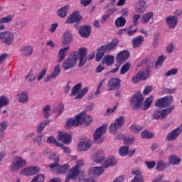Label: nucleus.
<instances>
[{
  "mask_svg": "<svg viewBox=\"0 0 182 182\" xmlns=\"http://www.w3.org/2000/svg\"><path fill=\"white\" fill-rule=\"evenodd\" d=\"M119 44V38H114L109 43L101 46L97 50L95 60L97 62H100L102 58L105 56L106 52H112L114 49H116L117 45Z\"/></svg>",
  "mask_w": 182,
  "mask_h": 182,
  "instance_id": "f257e3e1",
  "label": "nucleus"
},
{
  "mask_svg": "<svg viewBox=\"0 0 182 182\" xmlns=\"http://www.w3.org/2000/svg\"><path fill=\"white\" fill-rule=\"evenodd\" d=\"M77 59H79V53L77 51H73L68 57L63 61L62 68L64 70H69L75 68L76 63H77Z\"/></svg>",
  "mask_w": 182,
  "mask_h": 182,
  "instance_id": "f03ea898",
  "label": "nucleus"
},
{
  "mask_svg": "<svg viewBox=\"0 0 182 182\" xmlns=\"http://www.w3.org/2000/svg\"><path fill=\"white\" fill-rule=\"evenodd\" d=\"M85 166V161L78 160L76 162L75 166H73L70 170L68 174L66 175V178L65 182H69V180L72 178L73 180H75L76 177L79 176L80 173V168Z\"/></svg>",
  "mask_w": 182,
  "mask_h": 182,
  "instance_id": "7ed1b4c3",
  "label": "nucleus"
},
{
  "mask_svg": "<svg viewBox=\"0 0 182 182\" xmlns=\"http://www.w3.org/2000/svg\"><path fill=\"white\" fill-rule=\"evenodd\" d=\"M144 102V97H143V94L140 92H136L129 100L131 107L136 109H141Z\"/></svg>",
  "mask_w": 182,
  "mask_h": 182,
  "instance_id": "20e7f679",
  "label": "nucleus"
},
{
  "mask_svg": "<svg viewBox=\"0 0 182 182\" xmlns=\"http://www.w3.org/2000/svg\"><path fill=\"white\" fill-rule=\"evenodd\" d=\"M174 109V105H171L167 109H158L154 111L153 114V119L154 120H161L165 119L166 117L168 116V114H171L173 110Z\"/></svg>",
  "mask_w": 182,
  "mask_h": 182,
  "instance_id": "39448f33",
  "label": "nucleus"
},
{
  "mask_svg": "<svg viewBox=\"0 0 182 182\" xmlns=\"http://www.w3.org/2000/svg\"><path fill=\"white\" fill-rule=\"evenodd\" d=\"M15 41V36L11 31H6L0 32V41L8 46L12 45Z\"/></svg>",
  "mask_w": 182,
  "mask_h": 182,
  "instance_id": "423d86ee",
  "label": "nucleus"
},
{
  "mask_svg": "<svg viewBox=\"0 0 182 182\" xmlns=\"http://www.w3.org/2000/svg\"><path fill=\"white\" fill-rule=\"evenodd\" d=\"M107 129V124H103L101 127L97 128L94 132V143L96 144H99L100 143L103 142V139H102V136L106 133V130Z\"/></svg>",
  "mask_w": 182,
  "mask_h": 182,
  "instance_id": "0eeeda50",
  "label": "nucleus"
},
{
  "mask_svg": "<svg viewBox=\"0 0 182 182\" xmlns=\"http://www.w3.org/2000/svg\"><path fill=\"white\" fill-rule=\"evenodd\" d=\"M25 166H26V160L21 156H16L14 159V161L11 164V171H16V170H19V168H22Z\"/></svg>",
  "mask_w": 182,
  "mask_h": 182,
  "instance_id": "6e6552de",
  "label": "nucleus"
},
{
  "mask_svg": "<svg viewBox=\"0 0 182 182\" xmlns=\"http://www.w3.org/2000/svg\"><path fill=\"white\" fill-rule=\"evenodd\" d=\"M171 103H173V100H171V97L165 96L157 100L155 103V106L156 107H162L163 109H164V107H168V106H170Z\"/></svg>",
  "mask_w": 182,
  "mask_h": 182,
  "instance_id": "1a4fd4ad",
  "label": "nucleus"
},
{
  "mask_svg": "<svg viewBox=\"0 0 182 182\" xmlns=\"http://www.w3.org/2000/svg\"><path fill=\"white\" fill-rule=\"evenodd\" d=\"M122 84V80L119 77H113L108 80L107 87L108 90L110 92L112 90H117L120 89Z\"/></svg>",
  "mask_w": 182,
  "mask_h": 182,
  "instance_id": "9d476101",
  "label": "nucleus"
},
{
  "mask_svg": "<svg viewBox=\"0 0 182 182\" xmlns=\"http://www.w3.org/2000/svg\"><path fill=\"white\" fill-rule=\"evenodd\" d=\"M57 138L64 144H69L72 141V135L68 134V132H58Z\"/></svg>",
  "mask_w": 182,
  "mask_h": 182,
  "instance_id": "9b49d317",
  "label": "nucleus"
},
{
  "mask_svg": "<svg viewBox=\"0 0 182 182\" xmlns=\"http://www.w3.org/2000/svg\"><path fill=\"white\" fill-rule=\"evenodd\" d=\"M78 53V58L80 56V62H79V68H82L85 66L86 64V62L87 61V58H86V55L87 53V50L83 48H80L79 49Z\"/></svg>",
  "mask_w": 182,
  "mask_h": 182,
  "instance_id": "f8f14e48",
  "label": "nucleus"
},
{
  "mask_svg": "<svg viewBox=\"0 0 182 182\" xmlns=\"http://www.w3.org/2000/svg\"><path fill=\"white\" fill-rule=\"evenodd\" d=\"M39 171H41V168L38 166H30L23 169L21 173L23 176H35Z\"/></svg>",
  "mask_w": 182,
  "mask_h": 182,
  "instance_id": "ddd939ff",
  "label": "nucleus"
},
{
  "mask_svg": "<svg viewBox=\"0 0 182 182\" xmlns=\"http://www.w3.org/2000/svg\"><path fill=\"white\" fill-rule=\"evenodd\" d=\"M80 21H82V16H80L79 11H75L67 18L65 23H79Z\"/></svg>",
  "mask_w": 182,
  "mask_h": 182,
  "instance_id": "4468645a",
  "label": "nucleus"
},
{
  "mask_svg": "<svg viewBox=\"0 0 182 182\" xmlns=\"http://www.w3.org/2000/svg\"><path fill=\"white\" fill-rule=\"evenodd\" d=\"M129 58H130V53L127 50H124L117 55L116 60L117 63H124Z\"/></svg>",
  "mask_w": 182,
  "mask_h": 182,
  "instance_id": "2eb2a0df",
  "label": "nucleus"
},
{
  "mask_svg": "<svg viewBox=\"0 0 182 182\" xmlns=\"http://www.w3.org/2000/svg\"><path fill=\"white\" fill-rule=\"evenodd\" d=\"M82 117L80 115H76L75 119L70 118L67 120L65 126L68 129V127H72L73 126H75V127L80 125Z\"/></svg>",
  "mask_w": 182,
  "mask_h": 182,
  "instance_id": "dca6fc26",
  "label": "nucleus"
},
{
  "mask_svg": "<svg viewBox=\"0 0 182 182\" xmlns=\"http://www.w3.org/2000/svg\"><path fill=\"white\" fill-rule=\"evenodd\" d=\"M166 22L170 29H174L178 23V18L173 16H169L166 18Z\"/></svg>",
  "mask_w": 182,
  "mask_h": 182,
  "instance_id": "f3484780",
  "label": "nucleus"
},
{
  "mask_svg": "<svg viewBox=\"0 0 182 182\" xmlns=\"http://www.w3.org/2000/svg\"><path fill=\"white\" fill-rule=\"evenodd\" d=\"M92 32V28L90 26L85 25L79 29V33L81 38H89L90 33Z\"/></svg>",
  "mask_w": 182,
  "mask_h": 182,
  "instance_id": "a211bd4d",
  "label": "nucleus"
},
{
  "mask_svg": "<svg viewBox=\"0 0 182 182\" xmlns=\"http://www.w3.org/2000/svg\"><path fill=\"white\" fill-rule=\"evenodd\" d=\"M69 46L60 48L58 54L57 55V62H63V60L68 56V53L69 52Z\"/></svg>",
  "mask_w": 182,
  "mask_h": 182,
  "instance_id": "6ab92c4d",
  "label": "nucleus"
},
{
  "mask_svg": "<svg viewBox=\"0 0 182 182\" xmlns=\"http://www.w3.org/2000/svg\"><path fill=\"white\" fill-rule=\"evenodd\" d=\"M132 174L135 176L131 182H144V178L141 175V172L139 169H132Z\"/></svg>",
  "mask_w": 182,
  "mask_h": 182,
  "instance_id": "aec40b11",
  "label": "nucleus"
},
{
  "mask_svg": "<svg viewBox=\"0 0 182 182\" xmlns=\"http://www.w3.org/2000/svg\"><path fill=\"white\" fill-rule=\"evenodd\" d=\"M103 167L94 166L89 170V176H92V177H99V176L103 173Z\"/></svg>",
  "mask_w": 182,
  "mask_h": 182,
  "instance_id": "412c9836",
  "label": "nucleus"
},
{
  "mask_svg": "<svg viewBox=\"0 0 182 182\" xmlns=\"http://www.w3.org/2000/svg\"><path fill=\"white\" fill-rule=\"evenodd\" d=\"M20 52L22 56L28 58L33 53V47L32 46H24L20 49Z\"/></svg>",
  "mask_w": 182,
  "mask_h": 182,
  "instance_id": "4be33fe9",
  "label": "nucleus"
},
{
  "mask_svg": "<svg viewBox=\"0 0 182 182\" xmlns=\"http://www.w3.org/2000/svg\"><path fill=\"white\" fill-rule=\"evenodd\" d=\"M92 141L90 140L80 141L77 146L78 151H86L87 149H90Z\"/></svg>",
  "mask_w": 182,
  "mask_h": 182,
  "instance_id": "5701e85b",
  "label": "nucleus"
},
{
  "mask_svg": "<svg viewBox=\"0 0 182 182\" xmlns=\"http://www.w3.org/2000/svg\"><path fill=\"white\" fill-rule=\"evenodd\" d=\"M70 8V7L69 5H66V6H64L60 8L56 12L57 16H58L60 18H66Z\"/></svg>",
  "mask_w": 182,
  "mask_h": 182,
  "instance_id": "b1692460",
  "label": "nucleus"
},
{
  "mask_svg": "<svg viewBox=\"0 0 182 182\" xmlns=\"http://www.w3.org/2000/svg\"><path fill=\"white\" fill-rule=\"evenodd\" d=\"M81 117L80 124H86L89 126L92 123V117L90 115H86V112H82L78 114Z\"/></svg>",
  "mask_w": 182,
  "mask_h": 182,
  "instance_id": "393cba45",
  "label": "nucleus"
},
{
  "mask_svg": "<svg viewBox=\"0 0 182 182\" xmlns=\"http://www.w3.org/2000/svg\"><path fill=\"white\" fill-rule=\"evenodd\" d=\"M143 42H144V38L142 36H137L132 41L133 48H140L143 45Z\"/></svg>",
  "mask_w": 182,
  "mask_h": 182,
  "instance_id": "a878e982",
  "label": "nucleus"
},
{
  "mask_svg": "<svg viewBox=\"0 0 182 182\" xmlns=\"http://www.w3.org/2000/svg\"><path fill=\"white\" fill-rule=\"evenodd\" d=\"M135 12H136V14H143V12H146V1L139 0L136 2Z\"/></svg>",
  "mask_w": 182,
  "mask_h": 182,
  "instance_id": "bb28decb",
  "label": "nucleus"
},
{
  "mask_svg": "<svg viewBox=\"0 0 182 182\" xmlns=\"http://www.w3.org/2000/svg\"><path fill=\"white\" fill-rule=\"evenodd\" d=\"M73 41V37H72V33L70 32L67 31L63 35V39L62 40L63 46H66V45H69Z\"/></svg>",
  "mask_w": 182,
  "mask_h": 182,
  "instance_id": "cd10ccee",
  "label": "nucleus"
},
{
  "mask_svg": "<svg viewBox=\"0 0 182 182\" xmlns=\"http://www.w3.org/2000/svg\"><path fill=\"white\" fill-rule=\"evenodd\" d=\"M153 18H154V13L153 11L146 12L141 16V22L144 24L149 23Z\"/></svg>",
  "mask_w": 182,
  "mask_h": 182,
  "instance_id": "c85d7f7f",
  "label": "nucleus"
},
{
  "mask_svg": "<svg viewBox=\"0 0 182 182\" xmlns=\"http://www.w3.org/2000/svg\"><path fill=\"white\" fill-rule=\"evenodd\" d=\"M92 159L95 163H103L105 159L103 151H99L96 154L92 156Z\"/></svg>",
  "mask_w": 182,
  "mask_h": 182,
  "instance_id": "c756f323",
  "label": "nucleus"
},
{
  "mask_svg": "<svg viewBox=\"0 0 182 182\" xmlns=\"http://www.w3.org/2000/svg\"><path fill=\"white\" fill-rule=\"evenodd\" d=\"M17 99L18 103H28V100H29V96L26 92H23L21 93L17 94Z\"/></svg>",
  "mask_w": 182,
  "mask_h": 182,
  "instance_id": "7c9ffc66",
  "label": "nucleus"
},
{
  "mask_svg": "<svg viewBox=\"0 0 182 182\" xmlns=\"http://www.w3.org/2000/svg\"><path fill=\"white\" fill-rule=\"evenodd\" d=\"M60 75V65H58L55 67L54 70L51 73L50 75L46 78V82L48 80H50V79H55V77H58Z\"/></svg>",
  "mask_w": 182,
  "mask_h": 182,
  "instance_id": "2f4dec72",
  "label": "nucleus"
},
{
  "mask_svg": "<svg viewBox=\"0 0 182 182\" xmlns=\"http://www.w3.org/2000/svg\"><path fill=\"white\" fill-rule=\"evenodd\" d=\"M147 77H146L145 73H138L135 77H132V83H139L140 80H146Z\"/></svg>",
  "mask_w": 182,
  "mask_h": 182,
  "instance_id": "473e14b6",
  "label": "nucleus"
},
{
  "mask_svg": "<svg viewBox=\"0 0 182 182\" xmlns=\"http://www.w3.org/2000/svg\"><path fill=\"white\" fill-rule=\"evenodd\" d=\"M50 160L54 161V162L48 166L51 170L56 168L59 166V156L56 154H53L50 157Z\"/></svg>",
  "mask_w": 182,
  "mask_h": 182,
  "instance_id": "72a5a7b5",
  "label": "nucleus"
},
{
  "mask_svg": "<svg viewBox=\"0 0 182 182\" xmlns=\"http://www.w3.org/2000/svg\"><path fill=\"white\" fill-rule=\"evenodd\" d=\"M117 164V161L114 156H109L107 159L104 164V168H107L109 166H115Z\"/></svg>",
  "mask_w": 182,
  "mask_h": 182,
  "instance_id": "f704fd0d",
  "label": "nucleus"
},
{
  "mask_svg": "<svg viewBox=\"0 0 182 182\" xmlns=\"http://www.w3.org/2000/svg\"><path fill=\"white\" fill-rule=\"evenodd\" d=\"M102 63L107 65V66H112L114 63V56L113 55H105L102 60Z\"/></svg>",
  "mask_w": 182,
  "mask_h": 182,
  "instance_id": "c9c22d12",
  "label": "nucleus"
},
{
  "mask_svg": "<svg viewBox=\"0 0 182 182\" xmlns=\"http://www.w3.org/2000/svg\"><path fill=\"white\" fill-rule=\"evenodd\" d=\"M69 168H70V166H69L68 164H65L63 166H58L57 171L59 173V174H63L65 173H68L69 171Z\"/></svg>",
  "mask_w": 182,
  "mask_h": 182,
  "instance_id": "e433bc0d",
  "label": "nucleus"
},
{
  "mask_svg": "<svg viewBox=\"0 0 182 182\" xmlns=\"http://www.w3.org/2000/svg\"><path fill=\"white\" fill-rule=\"evenodd\" d=\"M49 123H50V120H46L44 122H41L36 129V132L37 133H41V132H43L45 127H46V126H48V124H49Z\"/></svg>",
  "mask_w": 182,
  "mask_h": 182,
  "instance_id": "4c0bfd02",
  "label": "nucleus"
},
{
  "mask_svg": "<svg viewBox=\"0 0 182 182\" xmlns=\"http://www.w3.org/2000/svg\"><path fill=\"white\" fill-rule=\"evenodd\" d=\"M115 25L117 28H123L126 25V18L123 16H120L115 20Z\"/></svg>",
  "mask_w": 182,
  "mask_h": 182,
  "instance_id": "58836bf2",
  "label": "nucleus"
},
{
  "mask_svg": "<svg viewBox=\"0 0 182 182\" xmlns=\"http://www.w3.org/2000/svg\"><path fill=\"white\" fill-rule=\"evenodd\" d=\"M141 18V16L140 14H134L132 16V25H131L129 28V29H132L133 26H137L139 25V19Z\"/></svg>",
  "mask_w": 182,
  "mask_h": 182,
  "instance_id": "ea45409f",
  "label": "nucleus"
},
{
  "mask_svg": "<svg viewBox=\"0 0 182 182\" xmlns=\"http://www.w3.org/2000/svg\"><path fill=\"white\" fill-rule=\"evenodd\" d=\"M114 124L117 126L119 129L123 127V124H124V117L120 116L115 119Z\"/></svg>",
  "mask_w": 182,
  "mask_h": 182,
  "instance_id": "a19ab883",
  "label": "nucleus"
},
{
  "mask_svg": "<svg viewBox=\"0 0 182 182\" xmlns=\"http://www.w3.org/2000/svg\"><path fill=\"white\" fill-rule=\"evenodd\" d=\"M130 68H132V64L130 63L123 65L120 69V75H126L127 71L130 70Z\"/></svg>",
  "mask_w": 182,
  "mask_h": 182,
  "instance_id": "79ce46f5",
  "label": "nucleus"
},
{
  "mask_svg": "<svg viewBox=\"0 0 182 182\" xmlns=\"http://www.w3.org/2000/svg\"><path fill=\"white\" fill-rule=\"evenodd\" d=\"M80 89H82V83L75 85L71 90L70 96H76V95L79 93V90H80Z\"/></svg>",
  "mask_w": 182,
  "mask_h": 182,
  "instance_id": "37998d69",
  "label": "nucleus"
},
{
  "mask_svg": "<svg viewBox=\"0 0 182 182\" xmlns=\"http://www.w3.org/2000/svg\"><path fill=\"white\" fill-rule=\"evenodd\" d=\"M151 103H153V96H151L145 100L144 105L142 107L143 110H147L151 106Z\"/></svg>",
  "mask_w": 182,
  "mask_h": 182,
  "instance_id": "c03bdc74",
  "label": "nucleus"
},
{
  "mask_svg": "<svg viewBox=\"0 0 182 182\" xmlns=\"http://www.w3.org/2000/svg\"><path fill=\"white\" fill-rule=\"evenodd\" d=\"M26 80H28L30 83H32L36 80V75L33 76V71L32 70L26 76Z\"/></svg>",
  "mask_w": 182,
  "mask_h": 182,
  "instance_id": "a18cd8bd",
  "label": "nucleus"
},
{
  "mask_svg": "<svg viewBox=\"0 0 182 182\" xmlns=\"http://www.w3.org/2000/svg\"><path fill=\"white\" fill-rule=\"evenodd\" d=\"M141 127L137 124H132L129 127L130 131L134 134L140 133V132H141Z\"/></svg>",
  "mask_w": 182,
  "mask_h": 182,
  "instance_id": "49530a36",
  "label": "nucleus"
},
{
  "mask_svg": "<svg viewBox=\"0 0 182 182\" xmlns=\"http://www.w3.org/2000/svg\"><path fill=\"white\" fill-rule=\"evenodd\" d=\"M166 163L163 161H159L157 162L156 164V170H158L159 171H164V170H166Z\"/></svg>",
  "mask_w": 182,
  "mask_h": 182,
  "instance_id": "de8ad7c7",
  "label": "nucleus"
},
{
  "mask_svg": "<svg viewBox=\"0 0 182 182\" xmlns=\"http://www.w3.org/2000/svg\"><path fill=\"white\" fill-rule=\"evenodd\" d=\"M169 161H170L171 164L176 166V165L180 163V161H181V160L180 159H178V157H177V156L172 155L169 157Z\"/></svg>",
  "mask_w": 182,
  "mask_h": 182,
  "instance_id": "09e8293b",
  "label": "nucleus"
},
{
  "mask_svg": "<svg viewBox=\"0 0 182 182\" xmlns=\"http://www.w3.org/2000/svg\"><path fill=\"white\" fill-rule=\"evenodd\" d=\"M166 59H167V57H166V55H160L156 62V68H157V66H161V65H163V63L166 62Z\"/></svg>",
  "mask_w": 182,
  "mask_h": 182,
  "instance_id": "8fccbe9b",
  "label": "nucleus"
},
{
  "mask_svg": "<svg viewBox=\"0 0 182 182\" xmlns=\"http://www.w3.org/2000/svg\"><path fill=\"white\" fill-rule=\"evenodd\" d=\"M12 19H14V17L11 15L7 16L6 17L0 18V24L9 23L12 22Z\"/></svg>",
  "mask_w": 182,
  "mask_h": 182,
  "instance_id": "3c124183",
  "label": "nucleus"
},
{
  "mask_svg": "<svg viewBox=\"0 0 182 182\" xmlns=\"http://www.w3.org/2000/svg\"><path fill=\"white\" fill-rule=\"evenodd\" d=\"M119 153L122 157H124V156H127V154H129V146L121 147L119 150Z\"/></svg>",
  "mask_w": 182,
  "mask_h": 182,
  "instance_id": "603ef678",
  "label": "nucleus"
},
{
  "mask_svg": "<svg viewBox=\"0 0 182 182\" xmlns=\"http://www.w3.org/2000/svg\"><path fill=\"white\" fill-rule=\"evenodd\" d=\"M178 73V68H172L165 73L166 77L169 76H173V75H177Z\"/></svg>",
  "mask_w": 182,
  "mask_h": 182,
  "instance_id": "864d4df0",
  "label": "nucleus"
},
{
  "mask_svg": "<svg viewBox=\"0 0 182 182\" xmlns=\"http://www.w3.org/2000/svg\"><path fill=\"white\" fill-rule=\"evenodd\" d=\"M141 136L142 139H151L154 136L153 133H150L149 131L145 130L141 132Z\"/></svg>",
  "mask_w": 182,
  "mask_h": 182,
  "instance_id": "5fc2aeb1",
  "label": "nucleus"
},
{
  "mask_svg": "<svg viewBox=\"0 0 182 182\" xmlns=\"http://www.w3.org/2000/svg\"><path fill=\"white\" fill-rule=\"evenodd\" d=\"M43 116L46 119H48L50 116L49 112H50V105H46L43 109Z\"/></svg>",
  "mask_w": 182,
  "mask_h": 182,
  "instance_id": "6e6d98bb",
  "label": "nucleus"
},
{
  "mask_svg": "<svg viewBox=\"0 0 182 182\" xmlns=\"http://www.w3.org/2000/svg\"><path fill=\"white\" fill-rule=\"evenodd\" d=\"M0 105L1 106H8L9 105V100L6 96H1L0 97Z\"/></svg>",
  "mask_w": 182,
  "mask_h": 182,
  "instance_id": "4d7b16f0",
  "label": "nucleus"
},
{
  "mask_svg": "<svg viewBox=\"0 0 182 182\" xmlns=\"http://www.w3.org/2000/svg\"><path fill=\"white\" fill-rule=\"evenodd\" d=\"M117 129L119 128L117 127V125H116V124H114V122L111 124L109 126V133L112 134H116V133H117Z\"/></svg>",
  "mask_w": 182,
  "mask_h": 182,
  "instance_id": "13d9d810",
  "label": "nucleus"
},
{
  "mask_svg": "<svg viewBox=\"0 0 182 182\" xmlns=\"http://www.w3.org/2000/svg\"><path fill=\"white\" fill-rule=\"evenodd\" d=\"M174 52V43H171L166 46V53L168 54L173 53Z\"/></svg>",
  "mask_w": 182,
  "mask_h": 182,
  "instance_id": "bf43d9fd",
  "label": "nucleus"
},
{
  "mask_svg": "<svg viewBox=\"0 0 182 182\" xmlns=\"http://www.w3.org/2000/svg\"><path fill=\"white\" fill-rule=\"evenodd\" d=\"M8 129V122L3 121L0 122V132H5Z\"/></svg>",
  "mask_w": 182,
  "mask_h": 182,
  "instance_id": "052dcab7",
  "label": "nucleus"
},
{
  "mask_svg": "<svg viewBox=\"0 0 182 182\" xmlns=\"http://www.w3.org/2000/svg\"><path fill=\"white\" fill-rule=\"evenodd\" d=\"M46 72H47L46 69L41 70V71L40 72V74L37 77V80H38V81L42 80V79H43L45 75H46Z\"/></svg>",
  "mask_w": 182,
  "mask_h": 182,
  "instance_id": "680f3d73",
  "label": "nucleus"
},
{
  "mask_svg": "<svg viewBox=\"0 0 182 182\" xmlns=\"http://www.w3.org/2000/svg\"><path fill=\"white\" fill-rule=\"evenodd\" d=\"M146 167H148V168H154V167H156V161H146L145 162Z\"/></svg>",
  "mask_w": 182,
  "mask_h": 182,
  "instance_id": "e2e57ef3",
  "label": "nucleus"
},
{
  "mask_svg": "<svg viewBox=\"0 0 182 182\" xmlns=\"http://www.w3.org/2000/svg\"><path fill=\"white\" fill-rule=\"evenodd\" d=\"M153 90V87L151 86H146L145 87L144 91H143V95H147Z\"/></svg>",
  "mask_w": 182,
  "mask_h": 182,
  "instance_id": "0e129e2a",
  "label": "nucleus"
},
{
  "mask_svg": "<svg viewBox=\"0 0 182 182\" xmlns=\"http://www.w3.org/2000/svg\"><path fill=\"white\" fill-rule=\"evenodd\" d=\"M58 26H59V24L58 23H54L51 24V26L49 28L50 32H52V33H53L58 28Z\"/></svg>",
  "mask_w": 182,
  "mask_h": 182,
  "instance_id": "69168bd1",
  "label": "nucleus"
},
{
  "mask_svg": "<svg viewBox=\"0 0 182 182\" xmlns=\"http://www.w3.org/2000/svg\"><path fill=\"white\" fill-rule=\"evenodd\" d=\"M163 178H164V174H160L156 176L155 179L152 181V182H161V180H163Z\"/></svg>",
  "mask_w": 182,
  "mask_h": 182,
  "instance_id": "338daca9",
  "label": "nucleus"
},
{
  "mask_svg": "<svg viewBox=\"0 0 182 182\" xmlns=\"http://www.w3.org/2000/svg\"><path fill=\"white\" fill-rule=\"evenodd\" d=\"M134 141V138H125L124 139V144H132Z\"/></svg>",
  "mask_w": 182,
  "mask_h": 182,
  "instance_id": "774afa93",
  "label": "nucleus"
}]
</instances>
